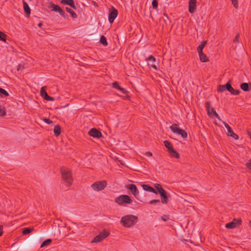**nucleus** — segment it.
<instances>
[{
	"instance_id": "nucleus-1",
	"label": "nucleus",
	"mask_w": 251,
	"mask_h": 251,
	"mask_svg": "<svg viewBox=\"0 0 251 251\" xmlns=\"http://www.w3.org/2000/svg\"><path fill=\"white\" fill-rule=\"evenodd\" d=\"M137 222V217L134 215H128L121 218V222L126 227H130Z\"/></svg>"
},
{
	"instance_id": "nucleus-2",
	"label": "nucleus",
	"mask_w": 251,
	"mask_h": 251,
	"mask_svg": "<svg viewBox=\"0 0 251 251\" xmlns=\"http://www.w3.org/2000/svg\"><path fill=\"white\" fill-rule=\"evenodd\" d=\"M61 174L63 180L68 186H70L73 182L72 174L71 170L68 168H62Z\"/></svg>"
},
{
	"instance_id": "nucleus-3",
	"label": "nucleus",
	"mask_w": 251,
	"mask_h": 251,
	"mask_svg": "<svg viewBox=\"0 0 251 251\" xmlns=\"http://www.w3.org/2000/svg\"><path fill=\"white\" fill-rule=\"evenodd\" d=\"M107 183L105 180L97 181L91 185V188L94 191H101L107 186Z\"/></svg>"
},
{
	"instance_id": "nucleus-4",
	"label": "nucleus",
	"mask_w": 251,
	"mask_h": 251,
	"mask_svg": "<svg viewBox=\"0 0 251 251\" xmlns=\"http://www.w3.org/2000/svg\"><path fill=\"white\" fill-rule=\"evenodd\" d=\"M116 202L119 204L123 205L124 203H130L132 200L130 197L127 195H122L116 199Z\"/></svg>"
},
{
	"instance_id": "nucleus-5",
	"label": "nucleus",
	"mask_w": 251,
	"mask_h": 251,
	"mask_svg": "<svg viewBox=\"0 0 251 251\" xmlns=\"http://www.w3.org/2000/svg\"><path fill=\"white\" fill-rule=\"evenodd\" d=\"M170 128L173 132L177 133L179 135H181V136L183 138L187 137V133L185 132L182 129H180V128H179L176 125V124L173 125L170 127Z\"/></svg>"
},
{
	"instance_id": "nucleus-6",
	"label": "nucleus",
	"mask_w": 251,
	"mask_h": 251,
	"mask_svg": "<svg viewBox=\"0 0 251 251\" xmlns=\"http://www.w3.org/2000/svg\"><path fill=\"white\" fill-rule=\"evenodd\" d=\"M108 235V232L104 230L103 232H100L98 235L94 237L93 240L91 241V243H99L107 237Z\"/></svg>"
},
{
	"instance_id": "nucleus-7",
	"label": "nucleus",
	"mask_w": 251,
	"mask_h": 251,
	"mask_svg": "<svg viewBox=\"0 0 251 251\" xmlns=\"http://www.w3.org/2000/svg\"><path fill=\"white\" fill-rule=\"evenodd\" d=\"M49 8L51 9V11L58 12L60 15L62 16L64 19H66V17L65 12L59 6L54 3H51Z\"/></svg>"
},
{
	"instance_id": "nucleus-8",
	"label": "nucleus",
	"mask_w": 251,
	"mask_h": 251,
	"mask_svg": "<svg viewBox=\"0 0 251 251\" xmlns=\"http://www.w3.org/2000/svg\"><path fill=\"white\" fill-rule=\"evenodd\" d=\"M47 87L46 86H43L41 88L40 90V94L42 98H43L45 100L49 101H53L54 100V98L49 96L47 92L46 89Z\"/></svg>"
},
{
	"instance_id": "nucleus-9",
	"label": "nucleus",
	"mask_w": 251,
	"mask_h": 251,
	"mask_svg": "<svg viewBox=\"0 0 251 251\" xmlns=\"http://www.w3.org/2000/svg\"><path fill=\"white\" fill-rule=\"evenodd\" d=\"M241 222V220L240 219H234L232 222L226 224V227L228 229L234 228L238 225H240Z\"/></svg>"
},
{
	"instance_id": "nucleus-10",
	"label": "nucleus",
	"mask_w": 251,
	"mask_h": 251,
	"mask_svg": "<svg viewBox=\"0 0 251 251\" xmlns=\"http://www.w3.org/2000/svg\"><path fill=\"white\" fill-rule=\"evenodd\" d=\"M207 110L208 115L211 117H216L219 120L221 121V118L219 115L217 113L214 109L210 107L209 105L207 106Z\"/></svg>"
},
{
	"instance_id": "nucleus-11",
	"label": "nucleus",
	"mask_w": 251,
	"mask_h": 251,
	"mask_svg": "<svg viewBox=\"0 0 251 251\" xmlns=\"http://www.w3.org/2000/svg\"><path fill=\"white\" fill-rule=\"evenodd\" d=\"M223 123L224 124L227 130V135L229 136L232 137L235 139H238L239 138L238 136L236 135L235 133H234V132L230 128V127L226 123L223 122Z\"/></svg>"
},
{
	"instance_id": "nucleus-12",
	"label": "nucleus",
	"mask_w": 251,
	"mask_h": 251,
	"mask_svg": "<svg viewBox=\"0 0 251 251\" xmlns=\"http://www.w3.org/2000/svg\"><path fill=\"white\" fill-rule=\"evenodd\" d=\"M90 136L94 138H99L101 136V132L96 128H92L89 131Z\"/></svg>"
},
{
	"instance_id": "nucleus-13",
	"label": "nucleus",
	"mask_w": 251,
	"mask_h": 251,
	"mask_svg": "<svg viewBox=\"0 0 251 251\" xmlns=\"http://www.w3.org/2000/svg\"><path fill=\"white\" fill-rule=\"evenodd\" d=\"M158 193L160 194L162 197V202L163 203H166L167 201V195L166 192L162 188H160Z\"/></svg>"
},
{
	"instance_id": "nucleus-14",
	"label": "nucleus",
	"mask_w": 251,
	"mask_h": 251,
	"mask_svg": "<svg viewBox=\"0 0 251 251\" xmlns=\"http://www.w3.org/2000/svg\"><path fill=\"white\" fill-rule=\"evenodd\" d=\"M60 2L64 5H69L75 9L76 8L74 0H61Z\"/></svg>"
},
{
	"instance_id": "nucleus-15",
	"label": "nucleus",
	"mask_w": 251,
	"mask_h": 251,
	"mask_svg": "<svg viewBox=\"0 0 251 251\" xmlns=\"http://www.w3.org/2000/svg\"><path fill=\"white\" fill-rule=\"evenodd\" d=\"M196 0H190L189 2V10L191 13H193L196 9Z\"/></svg>"
},
{
	"instance_id": "nucleus-16",
	"label": "nucleus",
	"mask_w": 251,
	"mask_h": 251,
	"mask_svg": "<svg viewBox=\"0 0 251 251\" xmlns=\"http://www.w3.org/2000/svg\"><path fill=\"white\" fill-rule=\"evenodd\" d=\"M118 11L113 7H111V24L113 23L114 20L117 17Z\"/></svg>"
},
{
	"instance_id": "nucleus-17",
	"label": "nucleus",
	"mask_w": 251,
	"mask_h": 251,
	"mask_svg": "<svg viewBox=\"0 0 251 251\" xmlns=\"http://www.w3.org/2000/svg\"><path fill=\"white\" fill-rule=\"evenodd\" d=\"M127 188L131 191L134 196H136L139 193L136 186L134 184H129L127 186Z\"/></svg>"
},
{
	"instance_id": "nucleus-18",
	"label": "nucleus",
	"mask_w": 251,
	"mask_h": 251,
	"mask_svg": "<svg viewBox=\"0 0 251 251\" xmlns=\"http://www.w3.org/2000/svg\"><path fill=\"white\" fill-rule=\"evenodd\" d=\"M141 186L145 191L152 192L155 194L157 193L156 191H155L154 189L152 187L148 185L142 184V185H141Z\"/></svg>"
},
{
	"instance_id": "nucleus-19",
	"label": "nucleus",
	"mask_w": 251,
	"mask_h": 251,
	"mask_svg": "<svg viewBox=\"0 0 251 251\" xmlns=\"http://www.w3.org/2000/svg\"><path fill=\"white\" fill-rule=\"evenodd\" d=\"M23 6H24L25 12L27 15H29L30 14V8H29L28 4L24 0L23 1Z\"/></svg>"
},
{
	"instance_id": "nucleus-20",
	"label": "nucleus",
	"mask_w": 251,
	"mask_h": 251,
	"mask_svg": "<svg viewBox=\"0 0 251 251\" xmlns=\"http://www.w3.org/2000/svg\"><path fill=\"white\" fill-rule=\"evenodd\" d=\"M199 55L201 61L203 62L208 61V59L207 57H206V55L203 53V52H201V53H199Z\"/></svg>"
},
{
	"instance_id": "nucleus-21",
	"label": "nucleus",
	"mask_w": 251,
	"mask_h": 251,
	"mask_svg": "<svg viewBox=\"0 0 251 251\" xmlns=\"http://www.w3.org/2000/svg\"><path fill=\"white\" fill-rule=\"evenodd\" d=\"M54 135L56 136H58L61 133V129L59 126H55L54 129H53Z\"/></svg>"
},
{
	"instance_id": "nucleus-22",
	"label": "nucleus",
	"mask_w": 251,
	"mask_h": 251,
	"mask_svg": "<svg viewBox=\"0 0 251 251\" xmlns=\"http://www.w3.org/2000/svg\"><path fill=\"white\" fill-rule=\"evenodd\" d=\"M66 10L71 14L72 18H75L77 17L76 14L74 11H73L70 8L67 7H66Z\"/></svg>"
},
{
	"instance_id": "nucleus-23",
	"label": "nucleus",
	"mask_w": 251,
	"mask_h": 251,
	"mask_svg": "<svg viewBox=\"0 0 251 251\" xmlns=\"http://www.w3.org/2000/svg\"><path fill=\"white\" fill-rule=\"evenodd\" d=\"M206 44V42H203L201 43L200 45H199L197 48V50L198 51V53H201L202 52V50L203 48L204 47L205 44Z\"/></svg>"
},
{
	"instance_id": "nucleus-24",
	"label": "nucleus",
	"mask_w": 251,
	"mask_h": 251,
	"mask_svg": "<svg viewBox=\"0 0 251 251\" xmlns=\"http://www.w3.org/2000/svg\"><path fill=\"white\" fill-rule=\"evenodd\" d=\"M241 88L245 91H248L250 90V88L248 83H243L241 85Z\"/></svg>"
},
{
	"instance_id": "nucleus-25",
	"label": "nucleus",
	"mask_w": 251,
	"mask_h": 251,
	"mask_svg": "<svg viewBox=\"0 0 251 251\" xmlns=\"http://www.w3.org/2000/svg\"><path fill=\"white\" fill-rule=\"evenodd\" d=\"M34 228L33 227L30 228H25L23 230V234L24 235L27 234L30 232H31L33 230Z\"/></svg>"
},
{
	"instance_id": "nucleus-26",
	"label": "nucleus",
	"mask_w": 251,
	"mask_h": 251,
	"mask_svg": "<svg viewBox=\"0 0 251 251\" xmlns=\"http://www.w3.org/2000/svg\"><path fill=\"white\" fill-rule=\"evenodd\" d=\"M170 155L172 156L176 157V158L179 157V155L174 150V149H172L170 151H169Z\"/></svg>"
},
{
	"instance_id": "nucleus-27",
	"label": "nucleus",
	"mask_w": 251,
	"mask_h": 251,
	"mask_svg": "<svg viewBox=\"0 0 251 251\" xmlns=\"http://www.w3.org/2000/svg\"><path fill=\"white\" fill-rule=\"evenodd\" d=\"M51 243V240L50 239H47L44 242L42 243V244L41 245V248H43L44 247L49 246L50 245Z\"/></svg>"
},
{
	"instance_id": "nucleus-28",
	"label": "nucleus",
	"mask_w": 251,
	"mask_h": 251,
	"mask_svg": "<svg viewBox=\"0 0 251 251\" xmlns=\"http://www.w3.org/2000/svg\"><path fill=\"white\" fill-rule=\"evenodd\" d=\"M113 87L120 90L123 93H126V91L124 90L123 88H121L119 85L118 84L117 82H114L113 83Z\"/></svg>"
},
{
	"instance_id": "nucleus-29",
	"label": "nucleus",
	"mask_w": 251,
	"mask_h": 251,
	"mask_svg": "<svg viewBox=\"0 0 251 251\" xmlns=\"http://www.w3.org/2000/svg\"><path fill=\"white\" fill-rule=\"evenodd\" d=\"M6 114V109L3 106L0 105V115L4 116Z\"/></svg>"
},
{
	"instance_id": "nucleus-30",
	"label": "nucleus",
	"mask_w": 251,
	"mask_h": 251,
	"mask_svg": "<svg viewBox=\"0 0 251 251\" xmlns=\"http://www.w3.org/2000/svg\"><path fill=\"white\" fill-rule=\"evenodd\" d=\"M100 42L104 46H106L107 44L106 39L104 36H101L100 39Z\"/></svg>"
},
{
	"instance_id": "nucleus-31",
	"label": "nucleus",
	"mask_w": 251,
	"mask_h": 251,
	"mask_svg": "<svg viewBox=\"0 0 251 251\" xmlns=\"http://www.w3.org/2000/svg\"><path fill=\"white\" fill-rule=\"evenodd\" d=\"M164 143L165 146L167 148H168L169 151H170L172 149H173V147H172L171 145L169 142L165 141Z\"/></svg>"
},
{
	"instance_id": "nucleus-32",
	"label": "nucleus",
	"mask_w": 251,
	"mask_h": 251,
	"mask_svg": "<svg viewBox=\"0 0 251 251\" xmlns=\"http://www.w3.org/2000/svg\"><path fill=\"white\" fill-rule=\"evenodd\" d=\"M6 35L5 34H4L3 32L0 31V40L5 42L6 41V38H5Z\"/></svg>"
},
{
	"instance_id": "nucleus-33",
	"label": "nucleus",
	"mask_w": 251,
	"mask_h": 251,
	"mask_svg": "<svg viewBox=\"0 0 251 251\" xmlns=\"http://www.w3.org/2000/svg\"><path fill=\"white\" fill-rule=\"evenodd\" d=\"M155 61V58L152 56H150L148 58L149 65L153 63Z\"/></svg>"
},
{
	"instance_id": "nucleus-34",
	"label": "nucleus",
	"mask_w": 251,
	"mask_h": 251,
	"mask_svg": "<svg viewBox=\"0 0 251 251\" xmlns=\"http://www.w3.org/2000/svg\"><path fill=\"white\" fill-rule=\"evenodd\" d=\"M0 93L6 96H8V93L4 89L0 88Z\"/></svg>"
},
{
	"instance_id": "nucleus-35",
	"label": "nucleus",
	"mask_w": 251,
	"mask_h": 251,
	"mask_svg": "<svg viewBox=\"0 0 251 251\" xmlns=\"http://www.w3.org/2000/svg\"><path fill=\"white\" fill-rule=\"evenodd\" d=\"M226 89L229 92H231V91H232V87H231V86L230 85V84H228V83H227L226 85Z\"/></svg>"
},
{
	"instance_id": "nucleus-36",
	"label": "nucleus",
	"mask_w": 251,
	"mask_h": 251,
	"mask_svg": "<svg viewBox=\"0 0 251 251\" xmlns=\"http://www.w3.org/2000/svg\"><path fill=\"white\" fill-rule=\"evenodd\" d=\"M43 121L48 124H50L52 123V121L49 118H44Z\"/></svg>"
},
{
	"instance_id": "nucleus-37",
	"label": "nucleus",
	"mask_w": 251,
	"mask_h": 251,
	"mask_svg": "<svg viewBox=\"0 0 251 251\" xmlns=\"http://www.w3.org/2000/svg\"><path fill=\"white\" fill-rule=\"evenodd\" d=\"M152 7L156 9L157 7V1L156 0H153L152 1Z\"/></svg>"
},
{
	"instance_id": "nucleus-38",
	"label": "nucleus",
	"mask_w": 251,
	"mask_h": 251,
	"mask_svg": "<svg viewBox=\"0 0 251 251\" xmlns=\"http://www.w3.org/2000/svg\"><path fill=\"white\" fill-rule=\"evenodd\" d=\"M225 89H226L225 85H221V86H219L218 91L219 92H223L225 90Z\"/></svg>"
},
{
	"instance_id": "nucleus-39",
	"label": "nucleus",
	"mask_w": 251,
	"mask_h": 251,
	"mask_svg": "<svg viewBox=\"0 0 251 251\" xmlns=\"http://www.w3.org/2000/svg\"><path fill=\"white\" fill-rule=\"evenodd\" d=\"M240 92V90H235L233 88H232V91L230 92V93L233 95H238Z\"/></svg>"
},
{
	"instance_id": "nucleus-40",
	"label": "nucleus",
	"mask_w": 251,
	"mask_h": 251,
	"mask_svg": "<svg viewBox=\"0 0 251 251\" xmlns=\"http://www.w3.org/2000/svg\"><path fill=\"white\" fill-rule=\"evenodd\" d=\"M232 4L235 8H237L238 6V2L237 0H231Z\"/></svg>"
},
{
	"instance_id": "nucleus-41",
	"label": "nucleus",
	"mask_w": 251,
	"mask_h": 251,
	"mask_svg": "<svg viewBox=\"0 0 251 251\" xmlns=\"http://www.w3.org/2000/svg\"><path fill=\"white\" fill-rule=\"evenodd\" d=\"M154 186L157 190L158 192L159 191V190H160V188H162L159 184H155Z\"/></svg>"
},
{
	"instance_id": "nucleus-42",
	"label": "nucleus",
	"mask_w": 251,
	"mask_h": 251,
	"mask_svg": "<svg viewBox=\"0 0 251 251\" xmlns=\"http://www.w3.org/2000/svg\"><path fill=\"white\" fill-rule=\"evenodd\" d=\"M159 201H160L159 200H152V201H150V203L151 204H155V203L159 202Z\"/></svg>"
},
{
	"instance_id": "nucleus-43",
	"label": "nucleus",
	"mask_w": 251,
	"mask_h": 251,
	"mask_svg": "<svg viewBox=\"0 0 251 251\" xmlns=\"http://www.w3.org/2000/svg\"><path fill=\"white\" fill-rule=\"evenodd\" d=\"M161 219L164 221H166L168 220V219H169L168 217L167 216H162L161 217Z\"/></svg>"
},
{
	"instance_id": "nucleus-44",
	"label": "nucleus",
	"mask_w": 251,
	"mask_h": 251,
	"mask_svg": "<svg viewBox=\"0 0 251 251\" xmlns=\"http://www.w3.org/2000/svg\"><path fill=\"white\" fill-rule=\"evenodd\" d=\"M246 165L249 169H251V159L249 162L247 163Z\"/></svg>"
},
{
	"instance_id": "nucleus-45",
	"label": "nucleus",
	"mask_w": 251,
	"mask_h": 251,
	"mask_svg": "<svg viewBox=\"0 0 251 251\" xmlns=\"http://www.w3.org/2000/svg\"><path fill=\"white\" fill-rule=\"evenodd\" d=\"M239 36V35L238 34L236 37H235V38L234 39V42H235V43H237L238 42V37Z\"/></svg>"
},
{
	"instance_id": "nucleus-46",
	"label": "nucleus",
	"mask_w": 251,
	"mask_h": 251,
	"mask_svg": "<svg viewBox=\"0 0 251 251\" xmlns=\"http://www.w3.org/2000/svg\"><path fill=\"white\" fill-rule=\"evenodd\" d=\"M2 226H0V236L2 235Z\"/></svg>"
},
{
	"instance_id": "nucleus-47",
	"label": "nucleus",
	"mask_w": 251,
	"mask_h": 251,
	"mask_svg": "<svg viewBox=\"0 0 251 251\" xmlns=\"http://www.w3.org/2000/svg\"><path fill=\"white\" fill-rule=\"evenodd\" d=\"M146 155L149 156H151L152 155V153L150 152H146Z\"/></svg>"
},
{
	"instance_id": "nucleus-48",
	"label": "nucleus",
	"mask_w": 251,
	"mask_h": 251,
	"mask_svg": "<svg viewBox=\"0 0 251 251\" xmlns=\"http://www.w3.org/2000/svg\"><path fill=\"white\" fill-rule=\"evenodd\" d=\"M108 21L110 22V10L109 11V13H108Z\"/></svg>"
},
{
	"instance_id": "nucleus-49",
	"label": "nucleus",
	"mask_w": 251,
	"mask_h": 251,
	"mask_svg": "<svg viewBox=\"0 0 251 251\" xmlns=\"http://www.w3.org/2000/svg\"><path fill=\"white\" fill-rule=\"evenodd\" d=\"M151 67L154 68V69H156V67L155 65H151Z\"/></svg>"
},
{
	"instance_id": "nucleus-50",
	"label": "nucleus",
	"mask_w": 251,
	"mask_h": 251,
	"mask_svg": "<svg viewBox=\"0 0 251 251\" xmlns=\"http://www.w3.org/2000/svg\"><path fill=\"white\" fill-rule=\"evenodd\" d=\"M38 25L39 27H41L42 25V24L41 23H40L38 24Z\"/></svg>"
},
{
	"instance_id": "nucleus-51",
	"label": "nucleus",
	"mask_w": 251,
	"mask_h": 251,
	"mask_svg": "<svg viewBox=\"0 0 251 251\" xmlns=\"http://www.w3.org/2000/svg\"><path fill=\"white\" fill-rule=\"evenodd\" d=\"M248 134L249 135L250 138L251 139V134L249 132H248Z\"/></svg>"
},
{
	"instance_id": "nucleus-52",
	"label": "nucleus",
	"mask_w": 251,
	"mask_h": 251,
	"mask_svg": "<svg viewBox=\"0 0 251 251\" xmlns=\"http://www.w3.org/2000/svg\"><path fill=\"white\" fill-rule=\"evenodd\" d=\"M249 225L251 227V221H250L249 222Z\"/></svg>"
}]
</instances>
